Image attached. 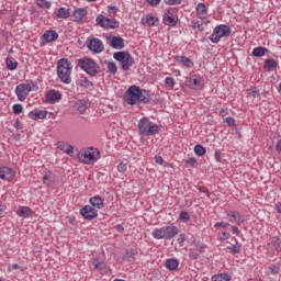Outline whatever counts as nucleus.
<instances>
[{
    "label": "nucleus",
    "mask_w": 281,
    "mask_h": 281,
    "mask_svg": "<svg viewBox=\"0 0 281 281\" xmlns=\"http://www.w3.org/2000/svg\"><path fill=\"white\" fill-rule=\"evenodd\" d=\"M226 249H228L229 254L233 255L240 254L243 249V244L236 241V244L227 246Z\"/></svg>",
    "instance_id": "32"
},
{
    "label": "nucleus",
    "mask_w": 281,
    "mask_h": 281,
    "mask_svg": "<svg viewBox=\"0 0 281 281\" xmlns=\"http://www.w3.org/2000/svg\"><path fill=\"white\" fill-rule=\"evenodd\" d=\"M12 269H13V270L19 269V265H18V263H14V265L12 266Z\"/></svg>",
    "instance_id": "64"
},
{
    "label": "nucleus",
    "mask_w": 281,
    "mask_h": 281,
    "mask_svg": "<svg viewBox=\"0 0 281 281\" xmlns=\"http://www.w3.org/2000/svg\"><path fill=\"white\" fill-rule=\"evenodd\" d=\"M80 214L86 221H93L98 218V210L93 209L91 205H86L80 210Z\"/></svg>",
    "instance_id": "15"
},
{
    "label": "nucleus",
    "mask_w": 281,
    "mask_h": 281,
    "mask_svg": "<svg viewBox=\"0 0 281 281\" xmlns=\"http://www.w3.org/2000/svg\"><path fill=\"white\" fill-rule=\"evenodd\" d=\"M90 105L91 104L89 103V101L85 99L72 101L74 111H78V113H80L81 115L85 113V111L88 110Z\"/></svg>",
    "instance_id": "17"
},
{
    "label": "nucleus",
    "mask_w": 281,
    "mask_h": 281,
    "mask_svg": "<svg viewBox=\"0 0 281 281\" xmlns=\"http://www.w3.org/2000/svg\"><path fill=\"white\" fill-rule=\"evenodd\" d=\"M165 85L167 87H170V89H175V86L177 85V81H175V78H172V77H166L165 78Z\"/></svg>",
    "instance_id": "43"
},
{
    "label": "nucleus",
    "mask_w": 281,
    "mask_h": 281,
    "mask_svg": "<svg viewBox=\"0 0 281 281\" xmlns=\"http://www.w3.org/2000/svg\"><path fill=\"white\" fill-rule=\"evenodd\" d=\"M78 159L81 164H86L87 166H93V164H95V161L100 159V150L94 147L82 149L78 153Z\"/></svg>",
    "instance_id": "6"
},
{
    "label": "nucleus",
    "mask_w": 281,
    "mask_h": 281,
    "mask_svg": "<svg viewBox=\"0 0 281 281\" xmlns=\"http://www.w3.org/2000/svg\"><path fill=\"white\" fill-rule=\"evenodd\" d=\"M56 19H69L71 16V12L69 9L61 7L55 11Z\"/></svg>",
    "instance_id": "26"
},
{
    "label": "nucleus",
    "mask_w": 281,
    "mask_h": 281,
    "mask_svg": "<svg viewBox=\"0 0 281 281\" xmlns=\"http://www.w3.org/2000/svg\"><path fill=\"white\" fill-rule=\"evenodd\" d=\"M233 234H236V236H240V229H238L237 226H232Z\"/></svg>",
    "instance_id": "59"
},
{
    "label": "nucleus",
    "mask_w": 281,
    "mask_h": 281,
    "mask_svg": "<svg viewBox=\"0 0 281 281\" xmlns=\"http://www.w3.org/2000/svg\"><path fill=\"white\" fill-rule=\"evenodd\" d=\"M58 148H60V150H64L67 148V144L65 143H58Z\"/></svg>",
    "instance_id": "61"
},
{
    "label": "nucleus",
    "mask_w": 281,
    "mask_h": 281,
    "mask_svg": "<svg viewBox=\"0 0 281 281\" xmlns=\"http://www.w3.org/2000/svg\"><path fill=\"white\" fill-rule=\"evenodd\" d=\"M109 41H110V47H112L113 49H124L125 47L124 38L120 36H112L109 38Z\"/></svg>",
    "instance_id": "19"
},
{
    "label": "nucleus",
    "mask_w": 281,
    "mask_h": 281,
    "mask_svg": "<svg viewBox=\"0 0 281 281\" xmlns=\"http://www.w3.org/2000/svg\"><path fill=\"white\" fill-rule=\"evenodd\" d=\"M42 38L45 43H54V41H58V33L54 30H48L42 35Z\"/></svg>",
    "instance_id": "22"
},
{
    "label": "nucleus",
    "mask_w": 281,
    "mask_h": 281,
    "mask_svg": "<svg viewBox=\"0 0 281 281\" xmlns=\"http://www.w3.org/2000/svg\"><path fill=\"white\" fill-rule=\"evenodd\" d=\"M31 91H34V88L30 83H20L15 87V95L20 102H25Z\"/></svg>",
    "instance_id": "11"
},
{
    "label": "nucleus",
    "mask_w": 281,
    "mask_h": 281,
    "mask_svg": "<svg viewBox=\"0 0 281 281\" xmlns=\"http://www.w3.org/2000/svg\"><path fill=\"white\" fill-rule=\"evenodd\" d=\"M215 159L216 161H221V151L218 150L215 151Z\"/></svg>",
    "instance_id": "63"
},
{
    "label": "nucleus",
    "mask_w": 281,
    "mask_h": 281,
    "mask_svg": "<svg viewBox=\"0 0 281 281\" xmlns=\"http://www.w3.org/2000/svg\"><path fill=\"white\" fill-rule=\"evenodd\" d=\"M263 68L266 71H276L278 69V61L276 59H266Z\"/></svg>",
    "instance_id": "28"
},
{
    "label": "nucleus",
    "mask_w": 281,
    "mask_h": 281,
    "mask_svg": "<svg viewBox=\"0 0 281 281\" xmlns=\"http://www.w3.org/2000/svg\"><path fill=\"white\" fill-rule=\"evenodd\" d=\"M249 95H251L252 98H258V95H260V92L257 89H252L250 90Z\"/></svg>",
    "instance_id": "54"
},
{
    "label": "nucleus",
    "mask_w": 281,
    "mask_h": 281,
    "mask_svg": "<svg viewBox=\"0 0 281 281\" xmlns=\"http://www.w3.org/2000/svg\"><path fill=\"white\" fill-rule=\"evenodd\" d=\"M3 216H5V204L0 202V218H3Z\"/></svg>",
    "instance_id": "51"
},
{
    "label": "nucleus",
    "mask_w": 281,
    "mask_h": 281,
    "mask_svg": "<svg viewBox=\"0 0 281 281\" xmlns=\"http://www.w3.org/2000/svg\"><path fill=\"white\" fill-rule=\"evenodd\" d=\"M92 265H93L94 269H103L102 262H100V260H98V259H93Z\"/></svg>",
    "instance_id": "48"
},
{
    "label": "nucleus",
    "mask_w": 281,
    "mask_h": 281,
    "mask_svg": "<svg viewBox=\"0 0 281 281\" xmlns=\"http://www.w3.org/2000/svg\"><path fill=\"white\" fill-rule=\"evenodd\" d=\"M77 66L82 69L88 76H91V78L98 76L100 74V65L95 63L92 58L89 57H82L77 60Z\"/></svg>",
    "instance_id": "5"
},
{
    "label": "nucleus",
    "mask_w": 281,
    "mask_h": 281,
    "mask_svg": "<svg viewBox=\"0 0 281 281\" xmlns=\"http://www.w3.org/2000/svg\"><path fill=\"white\" fill-rule=\"evenodd\" d=\"M155 21H156L155 16H153V15H146L142 20L143 25H147V27H153V25H155Z\"/></svg>",
    "instance_id": "37"
},
{
    "label": "nucleus",
    "mask_w": 281,
    "mask_h": 281,
    "mask_svg": "<svg viewBox=\"0 0 281 281\" xmlns=\"http://www.w3.org/2000/svg\"><path fill=\"white\" fill-rule=\"evenodd\" d=\"M276 210H277L278 214L281 215V202H278V203L276 204Z\"/></svg>",
    "instance_id": "62"
},
{
    "label": "nucleus",
    "mask_w": 281,
    "mask_h": 281,
    "mask_svg": "<svg viewBox=\"0 0 281 281\" xmlns=\"http://www.w3.org/2000/svg\"><path fill=\"white\" fill-rule=\"evenodd\" d=\"M195 12L199 19H201L202 21L207 19V7L205 5V3H198L196 8H195Z\"/></svg>",
    "instance_id": "23"
},
{
    "label": "nucleus",
    "mask_w": 281,
    "mask_h": 281,
    "mask_svg": "<svg viewBox=\"0 0 281 281\" xmlns=\"http://www.w3.org/2000/svg\"><path fill=\"white\" fill-rule=\"evenodd\" d=\"M159 131H161V127L153 123L148 117H143L138 121V133L144 137H155V135H159Z\"/></svg>",
    "instance_id": "3"
},
{
    "label": "nucleus",
    "mask_w": 281,
    "mask_h": 281,
    "mask_svg": "<svg viewBox=\"0 0 281 281\" xmlns=\"http://www.w3.org/2000/svg\"><path fill=\"white\" fill-rule=\"evenodd\" d=\"M162 21L165 25H169V27H175V25H177V22L179 21V18L175 14V9L167 10V12H165L162 16Z\"/></svg>",
    "instance_id": "13"
},
{
    "label": "nucleus",
    "mask_w": 281,
    "mask_h": 281,
    "mask_svg": "<svg viewBox=\"0 0 281 281\" xmlns=\"http://www.w3.org/2000/svg\"><path fill=\"white\" fill-rule=\"evenodd\" d=\"M86 45L93 54H102V52H104V44L102 43V40L98 37L88 38Z\"/></svg>",
    "instance_id": "12"
},
{
    "label": "nucleus",
    "mask_w": 281,
    "mask_h": 281,
    "mask_svg": "<svg viewBox=\"0 0 281 281\" xmlns=\"http://www.w3.org/2000/svg\"><path fill=\"white\" fill-rule=\"evenodd\" d=\"M211 281H232V277H229L227 273H218L214 274L211 278Z\"/></svg>",
    "instance_id": "34"
},
{
    "label": "nucleus",
    "mask_w": 281,
    "mask_h": 281,
    "mask_svg": "<svg viewBox=\"0 0 281 281\" xmlns=\"http://www.w3.org/2000/svg\"><path fill=\"white\" fill-rule=\"evenodd\" d=\"M151 8H155L161 3V0H145Z\"/></svg>",
    "instance_id": "47"
},
{
    "label": "nucleus",
    "mask_w": 281,
    "mask_h": 281,
    "mask_svg": "<svg viewBox=\"0 0 281 281\" xmlns=\"http://www.w3.org/2000/svg\"><path fill=\"white\" fill-rule=\"evenodd\" d=\"M64 153H66V155H71V153H74V146L67 145L66 149H64Z\"/></svg>",
    "instance_id": "53"
},
{
    "label": "nucleus",
    "mask_w": 281,
    "mask_h": 281,
    "mask_svg": "<svg viewBox=\"0 0 281 281\" xmlns=\"http://www.w3.org/2000/svg\"><path fill=\"white\" fill-rule=\"evenodd\" d=\"M175 60L182 65V67H187L188 69H192L194 67V61L187 56H176Z\"/></svg>",
    "instance_id": "20"
},
{
    "label": "nucleus",
    "mask_w": 281,
    "mask_h": 281,
    "mask_svg": "<svg viewBox=\"0 0 281 281\" xmlns=\"http://www.w3.org/2000/svg\"><path fill=\"white\" fill-rule=\"evenodd\" d=\"M124 101L132 106L135 104H148L150 102V93L137 86H131L124 94Z\"/></svg>",
    "instance_id": "1"
},
{
    "label": "nucleus",
    "mask_w": 281,
    "mask_h": 281,
    "mask_svg": "<svg viewBox=\"0 0 281 281\" xmlns=\"http://www.w3.org/2000/svg\"><path fill=\"white\" fill-rule=\"evenodd\" d=\"M225 122L229 126H236V120H234V117H232V116L226 117Z\"/></svg>",
    "instance_id": "49"
},
{
    "label": "nucleus",
    "mask_w": 281,
    "mask_h": 281,
    "mask_svg": "<svg viewBox=\"0 0 281 281\" xmlns=\"http://www.w3.org/2000/svg\"><path fill=\"white\" fill-rule=\"evenodd\" d=\"M166 268L169 269V271H176V269L179 268V261L177 259H167Z\"/></svg>",
    "instance_id": "33"
},
{
    "label": "nucleus",
    "mask_w": 281,
    "mask_h": 281,
    "mask_svg": "<svg viewBox=\"0 0 281 281\" xmlns=\"http://www.w3.org/2000/svg\"><path fill=\"white\" fill-rule=\"evenodd\" d=\"M77 87H82L83 89H89V88L93 87V82L89 81V79L87 77L81 76L77 80Z\"/></svg>",
    "instance_id": "27"
},
{
    "label": "nucleus",
    "mask_w": 281,
    "mask_h": 281,
    "mask_svg": "<svg viewBox=\"0 0 281 281\" xmlns=\"http://www.w3.org/2000/svg\"><path fill=\"white\" fill-rule=\"evenodd\" d=\"M35 5L42 8V10H49V8H52V2L47 0H35Z\"/></svg>",
    "instance_id": "36"
},
{
    "label": "nucleus",
    "mask_w": 281,
    "mask_h": 281,
    "mask_svg": "<svg viewBox=\"0 0 281 281\" xmlns=\"http://www.w3.org/2000/svg\"><path fill=\"white\" fill-rule=\"evenodd\" d=\"M188 166H195L196 165V158H189L187 159Z\"/></svg>",
    "instance_id": "57"
},
{
    "label": "nucleus",
    "mask_w": 281,
    "mask_h": 281,
    "mask_svg": "<svg viewBox=\"0 0 281 281\" xmlns=\"http://www.w3.org/2000/svg\"><path fill=\"white\" fill-rule=\"evenodd\" d=\"M113 58L120 63L122 71H128L135 65V59L128 52H116L113 54Z\"/></svg>",
    "instance_id": "7"
},
{
    "label": "nucleus",
    "mask_w": 281,
    "mask_h": 281,
    "mask_svg": "<svg viewBox=\"0 0 281 281\" xmlns=\"http://www.w3.org/2000/svg\"><path fill=\"white\" fill-rule=\"evenodd\" d=\"M194 153L195 155H198V157H203V155H205L206 149L205 147H203V145H195L194 146Z\"/></svg>",
    "instance_id": "40"
},
{
    "label": "nucleus",
    "mask_w": 281,
    "mask_h": 281,
    "mask_svg": "<svg viewBox=\"0 0 281 281\" xmlns=\"http://www.w3.org/2000/svg\"><path fill=\"white\" fill-rule=\"evenodd\" d=\"M106 67L112 76H115V74H117V65L114 61H108Z\"/></svg>",
    "instance_id": "39"
},
{
    "label": "nucleus",
    "mask_w": 281,
    "mask_h": 281,
    "mask_svg": "<svg viewBox=\"0 0 281 281\" xmlns=\"http://www.w3.org/2000/svg\"><path fill=\"white\" fill-rule=\"evenodd\" d=\"M59 100H63V93L58 90H48L45 94V102L47 104H56Z\"/></svg>",
    "instance_id": "14"
},
{
    "label": "nucleus",
    "mask_w": 281,
    "mask_h": 281,
    "mask_svg": "<svg viewBox=\"0 0 281 281\" xmlns=\"http://www.w3.org/2000/svg\"><path fill=\"white\" fill-rule=\"evenodd\" d=\"M86 16H87L86 9H77L72 14V19L77 22L82 21V19H85Z\"/></svg>",
    "instance_id": "30"
},
{
    "label": "nucleus",
    "mask_w": 281,
    "mask_h": 281,
    "mask_svg": "<svg viewBox=\"0 0 281 281\" xmlns=\"http://www.w3.org/2000/svg\"><path fill=\"white\" fill-rule=\"evenodd\" d=\"M186 86L194 91H201V89H203V77L191 72L189 77L186 78Z\"/></svg>",
    "instance_id": "9"
},
{
    "label": "nucleus",
    "mask_w": 281,
    "mask_h": 281,
    "mask_svg": "<svg viewBox=\"0 0 281 281\" xmlns=\"http://www.w3.org/2000/svg\"><path fill=\"white\" fill-rule=\"evenodd\" d=\"M166 5H181L183 0H164Z\"/></svg>",
    "instance_id": "45"
},
{
    "label": "nucleus",
    "mask_w": 281,
    "mask_h": 281,
    "mask_svg": "<svg viewBox=\"0 0 281 281\" xmlns=\"http://www.w3.org/2000/svg\"><path fill=\"white\" fill-rule=\"evenodd\" d=\"M189 258L190 260H196L199 258V252H195V251H190L189 252Z\"/></svg>",
    "instance_id": "52"
},
{
    "label": "nucleus",
    "mask_w": 281,
    "mask_h": 281,
    "mask_svg": "<svg viewBox=\"0 0 281 281\" xmlns=\"http://www.w3.org/2000/svg\"><path fill=\"white\" fill-rule=\"evenodd\" d=\"M268 271L271 276H278V273H280V266L277 265H270L268 267Z\"/></svg>",
    "instance_id": "41"
},
{
    "label": "nucleus",
    "mask_w": 281,
    "mask_h": 281,
    "mask_svg": "<svg viewBox=\"0 0 281 281\" xmlns=\"http://www.w3.org/2000/svg\"><path fill=\"white\" fill-rule=\"evenodd\" d=\"M232 34V27L225 24L215 26L213 33L209 36L211 43H220L221 38H227Z\"/></svg>",
    "instance_id": "8"
},
{
    "label": "nucleus",
    "mask_w": 281,
    "mask_h": 281,
    "mask_svg": "<svg viewBox=\"0 0 281 281\" xmlns=\"http://www.w3.org/2000/svg\"><path fill=\"white\" fill-rule=\"evenodd\" d=\"M155 161L161 166V164H164V158L161 156H155Z\"/></svg>",
    "instance_id": "60"
},
{
    "label": "nucleus",
    "mask_w": 281,
    "mask_h": 281,
    "mask_svg": "<svg viewBox=\"0 0 281 281\" xmlns=\"http://www.w3.org/2000/svg\"><path fill=\"white\" fill-rule=\"evenodd\" d=\"M16 214L22 218H29V216H32V209H30L29 206H20Z\"/></svg>",
    "instance_id": "29"
},
{
    "label": "nucleus",
    "mask_w": 281,
    "mask_h": 281,
    "mask_svg": "<svg viewBox=\"0 0 281 281\" xmlns=\"http://www.w3.org/2000/svg\"><path fill=\"white\" fill-rule=\"evenodd\" d=\"M267 52H269L267 48L259 46V47L254 48L252 56H255L256 58H260V57L265 56V54H267Z\"/></svg>",
    "instance_id": "35"
},
{
    "label": "nucleus",
    "mask_w": 281,
    "mask_h": 281,
    "mask_svg": "<svg viewBox=\"0 0 281 281\" xmlns=\"http://www.w3.org/2000/svg\"><path fill=\"white\" fill-rule=\"evenodd\" d=\"M178 243L181 247H183V243H186V235L181 234L178 238Z\"/></svg>",
    "instance_id": "55"
},
{
    "label": "nucleus",
    "mask_w": 281,
    "mask_h": 281,
    "mask_svg": "<svg viewBox=\"0 0 281 281\" xmlns=\"http://www.w3.org/2000/svg\"><path fill=\"white\" fill-rule=\"evenodd\" d=\"M5 65H7V69H9V71H14V69H16V67L19 66V63L16 61V59L9 56V57H7Z\"/></svg>",
    "instance_id": "31"
},
{
    "label": "nucleus",
    "mask_w": 281,
    "mask_h": 281,
    "mask_svg": "<svg viewBox=\"0 0 281 281\" xmlns=\"http://www.w3.org/2000/svg\"><path fill=\"white\" fill-rule=\"evenodd\" d=\"M13 113H15V115H21V113H23V105L14 104L13 105Z\"/></svg>",
    "instance_id": "44"
},
{
    "label": "nucleus",
    "mask_w": 281,
    "mask_h": 281,
    "mask_svg": "<svg viewBox=\"0 0 281 281\" xmlns=\"http://www.w3.org/2000/svg\"><path fill=\"white\" fill-rule=\"evenodd\" d=\"M29 117L30 120H45V117H47V111L45 110H33L29 113Z\"/></svg>",
    "instance_id": "21"
},
{
    "label": "nucleus",
    "mask_w": 281,
    "mask_h": 281,
    "mask_svg": "<svg viewBox=\"0 0 281 281\" xmlns=\"http://www.w3.org/2000/svg\"><path fill=\"white\" fill-rule=\"evenodd\" d=\"M89 203L94 210H102L104 207V200L100 195L90 198Z\"/></svg>",
    "instance_id": "24"
},
{
    "label": "nucleus",
    "mask_w": 281,
    "mask_h": 281,
    "mask_svg": "<svg viewBox=\"0 0 281 281\" xmlns=\"http://www.w3.org/2000/svg\"><path fill=\"white\" fill-rule=\"evenodd\" d=\"M178 221H180V223H188L190 221V213L187 211H181Z\"/></svg>",
    "instance_id": "38"
},
{
    "label": "nucleus",
    "mask_w": 281,
    "mask_h": 281,
    "mask_svg": "<svg viewBox=\"0 0 281 281\" xmlns=\"http://www.w3.org/2000/svg\"><path fill=\"white\" fill-rule=\"evenodd\" d=\"M71 71H74V65L67 58H61L57 61V76L64 85H71Z\"/></svg>",
    "instance_id": "2"
},
{
    "label": "nucleus",
    "mask_w": 281,
    "mask_h": 281,
    "mask_svg": "<svg viewBox=\"0 0 281 281\" xmlns=\"http://www.w3.org/2000/svg\"><path fill=\"white\" fill-rule=\"evenodd\" d=\"M43 183L48 188L54 186V183H56V175H54L52 171H46L43 176Z\"/></svg>",
    "instance_id": "25"
},
{
    "label": "nucleus",
    "mask_w": 281,
    "mask_h": 281,
    "mask_svg": "<svg viewBox=\"0 0 281 281\" xmlns=\"http://www.w3.org/2000/svg\"><path fill=\"white\" fill-rule=\"evenodd\" d=\"M214 227H223V229L229 227V223H225V222H217L215 223Z\"/></svg>",
    "instance_id": "50"
},
{
    "label": "nucleus",
    "mask_w": 281,
    "mask_h": 281,
    "mask_svg": "<svg viewBox=\"0 0 281 281\" xmlns=\"http://www.w3.org/2000/svg\"><path fill=\"white\" fill-rule=\"evenodd\" d=\"M226 218L229 223H233L235 225H243L245 223V217L237 211H229L226 214Z\"/></svg>",
    "instance_id": "16"
},
{
    "label": "nucleus",
    "mask_w": 281,
    "mask_h": 281,
    "mask_svg": "<svg viewBox=\"0 0 281 281\" xmlns=\"http://www.w3.org/2000/svg\"><path fill=\"white\" fill-rule=\"evenodd\" d=\"M114 229H116V232H119L120 234H123L124 226H122V224H117L116 226H114Z\"/></svg>",
    "instance_id": "58"
},
{
    "label": "nucleus",
    "mask_w": 281,
    "mask_h": 281,
    "mask_svg": "<svg viewBox=\"0 0 281 281\" xmlns=\"http://www.w3.org/2000/svg\"><path fill=\"white\" fill-rule=\"evenodd\" d=\"M191 27L192 30H198V32H203V24H201V22L193 20L191 22Z\"/></svg>",
    "instance_id": "42"
},
{
    "label": "nucleus",
    "mask_w": 281,
    "mask_h": 281,
    "mask_svg": "<svg viewBox=\"0 0 281 281\" xmlns=\"http://www.w3.org/2000/svg\"><path fill=\"white\" fill-rule=\"evenodd\" d=\"M95 22L100 27H104V30H115L116 27H120L117 20L113 18H106L102 14L97 16Z\"/></svg>",
    "instance_id": "10"
},
{
    "label": "nucleus",
    "mask_w": 281,
    "mask_h": 281,
    "mask_svg": "<svg viewBox=\"0 0 281 281\" xmlns=\"http://www.w3.org/2000/svg\"><path fill=\"white\" fill-rule=\"evenodd\" d=\"M14 176V169L10 167H0V179H2V181H12Z\"/></svg>",
    "instance_id": "18"
},
{
    "label": "nucleus",
    "mask_w": 281,
    "mask_h": 281,
    "mask_svg": "<svg viewBox=\"0 0 281 281\" xmlns=\"http://www.w3.org/2000/svg\"><path fill=\"white\" fill-rule=\"evenodd\" d=\"M229 236V233L224 232L220 235V238L221 240H228Z\"/></svg>",
    "instance_id": "56"
},
{
    "label": "nucleus",
    "mask_w": 281,
    "mask_h": 281,
    "mask_svg": "<svg viewBox=\"0 0 281 281\" xmlns=\"http://www.w3.org/2000/svg\"><path fill=\"white\" fill-rule=\"evenodd\" d=\"M179 234V227L175 225L169 226H162L160 228H155L151 232L153 238H156V240H172L175 236H178Z\"/></svg>",
    "instance_id": "4"
},
{
    "label": "nucleus",
    "mask_w": 281,
    "mask_h": 281,
    "mask_svg": "<svg viewBox=\"0 0 281 281\" xmlns=\"http://www.w3.org/2000/svg\"><path fill=\"white\" fill-rule=\"evenodd\" d=\"M117 170H119V172H126L127 165L124 164V162H120L119 166H117Z\"/></svg>",
    "instance_id": "46"
}]
</instances>
